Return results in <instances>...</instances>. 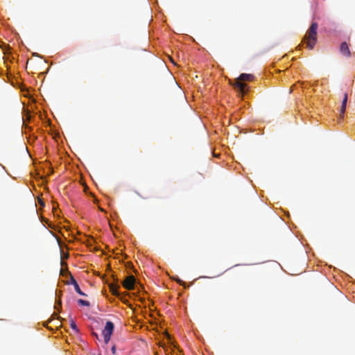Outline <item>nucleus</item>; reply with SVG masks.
Listing matches in <instances>:
<instances>
[{
  "mask_svg": "<svg viewBox=\"0 0 355 355\" xmlns=\"http://www.w3.org/2000/svg\"><path fill=\"white\" fill-rule=\"evenodd\" d=\"M111 351L112 352L113 354H115L116 352V346L115 345H113L111 348Z\"/></svg>",
  "mask_w": 355,
  "mask_h": 355,
  "instance_id": "nucleus-12",
  "label": "nucleus"
},
{
  "mask_svg": "<svg viewBox=\"0 0 355 355\" xmlns=\"http://www.w3.org/2000/svg\"><path fill=\"white\" fill-rule=\"evenodd\" d=\"M52 317H53V318H59V317H58V316H57V314H56V313H53V314L52 315Z\"/></svg>",
  "mask_w": 355,
  "mask_h": 355,
  "instance_id": "nucleus-14",
  "label": "nucleus"
},
{
  "mask_svg": "<svg viewBox=\"0 0 355 355\" xmlns=\"http://www.w3.org/2000/svg\"><path fill=\"white\" fill-rule=\"evenodd\" d=\"M340 52L346 55V56H349L350 55V51H349V49L348 47V45L347 44L344 42H343L341 44H340Z\"/></svg>",
  "mask_w": 355,
  "mask_h": 355,
  "instance_id": "nucleus-5",
  "label": "nucleus"
},
{
  "mask_svg": "<svg viewBox=\"0 0 355 355\" xmlns=\"http://www.w3.org/2000/svg\"><path fill=\"white\" fill-rule=\"evenodd\" d=\"M109 288H110V292L112 293V295H114L116 297L120 296V293L118 291V289L119 288V286L117 284H111L109 285Z\"/></svg>",
  "mask_w": 355,
  "mask_h": 355,
  "instance_id": "nucleus-8",
  "label": "nucleus"
},
{
  "mask_svg": "<svg viewBox=\"0 0 355 355\" xmlns=\"http://www.w3.org/2000/svg\"><path fill=\"white\" fill-rule=\"evenodd\" d=\"M114 330V324L111 321H107L105 324V327L103 330V336L104 338V342L108 343L110 340L111 336Z\"/></svg>",
  "mask_w": 355,
  "mask_h": 355,
  "instance_id": "nucleus-3",
  "label": "nucleus"
},
{
  "mask_svg": "<svg viewBox=\"0 0 355 355\" xmlns=\"http://www.w3.org/2000/svg\"><path fill=\"white\" fill-rule=\"evenodd\" d=\"M175 279L179 284L185 286V283L182 280L180 279L179 278H176Z\"/></svg>",
  "mask_w": 355,
  "mask_h": 355,
  "instance_id": "nucleus-11",
  "label": "nucleus"
},
{
  "mask_svg": "<svg viewBox=\"0 0 355 355\" xmlns=\"http://www.w3.org/2000/svg\"><path fill=\"white\" fill-rule=\"evenodd\" d=\"M254 76L250 73H241L238 78L234 80V83H231L234 88L242 96L245 94L248 91V86L245 84V81H252Z\"/></svg>",
  "mask_w": 355,
  "mask_h": 355,
  "instance_id": "nucleus-1",
  "label": "nucleus"
},
{
  "mask_svg": "<svg viewBox=\"0 0 355 355\" xmlns=\"http://www.w3.org/2000/svg\"><path fill=\"white\" fill-rule=\"evenodd\" d=\"M318 26V25L316 22H313L304 35V40L306 41V46L309 49H313L317 42Z\"/></svg>",
  "mask_w": 355,
  "mask_h": 355,
  "instance_id": "nucleus-2",
  "label": "nucleus"
},
{
  "mask_svg": "<svg viewBox=\"0 0 355 355\" xmlns=\"http://www.w3.org/2000/svg\"><path fill=\"white\" fill-rule=\"evenodd\" d=\"M78 303L80 306H89L90 305L88 301L82 299H79Z\"/></svg>",
  "mask_w": 355,
  "mask_h": 355,
  "instance_id": "nucleus-9",
  "label": "nucleus"
},
{
  "mask_svg": "<svg viewBox=\"0 0 355 355\" xmlns=\"http://www.w3.org/2000/svg\"><path fill=\"white\" fill-rule=\"evenodd\" d=\"M347 102V94H345L344 98H343V102H342V105H341V107H340V118H343V116H344V113L345 112Z\"/></svg>",
  "mask_w": 355,
  "mask_h": 355,
  "instance_id": "nucleus-6",
  "label": "nucleus"
},
{
  "mask_svg": "<svg viewBox=\"0 0 355 355\" xmlns=\"http://www.w3.org/2000/svg\"><path fill=\"white\" fill-rule=\"evenodd\" d=\"M70 283L73 285L76 291L79 295H83V296L86 295L83 292H82V291L80 290V288L79 287L78 284L77 283V282L73 277H71Z\"/></svg>",
  "mask_w": 355,
  "mask_h": 355,
  "instance_id": "nucleus-7",
  "label": "nucleus"
},
{
  "mask_svg": "<svg viewBox=\"0 0 355 355\" xmlns=\"http://www.w3.org/2000/svg\"><path fill=\"white\" fill-rule=\"evenodd\" d=\"M58 306L60 308L61 307V301H60V300H59V301L58 302Z\"/></svg>",
  "mask_w": 355,
  "mask_h": 355,
  "instance_id": "nucleus-13",
  "label": "nucleus"
},
{
  "mask_svg": "<svg viewBox=\"0 0 355 355\" xmlns=\"http://www.w3.org/2000/svg\"><path fill=\"white\" fill-rule=\"evenodd\" d=\"M70 325H71V329H73L76 333H78V327H77V326H76V324L75 322H74L73 320H71V324H70Z\"/></svg>",
  "mask_w": 355,
  "mask_h": 355,
  "instance_id": "nucleus-10",
  "label": "nucleus"
},
{
  "mask_svg": "<svg viewBox=\"0 0 355 355\" xmlns=\"http://www.w3.org/2000/svg\"><path fill=\"white\" fill-rule=\"evenodd\" d=\"M98 355H101V354H98Z\"/></svg>",
  "mask_w": 355,
  "mask_h": 355,
  "instance_id": "nucleus-15",
  "label": "nucleus"
},
{
  "mask_svg": "<svg viewBox=\"0 0 355 355\" xmlns=\"http://www.w3.org/2000/svg\"><path fill=\"white\" fill-rule=\"evenodd\" d=\"M135 278L133 275L126 277L123 282V286L127 290H133L135 288Z\"/></svg>",
  "mask_w": 355,
  "mask_h": 355,
  "instance_id": "nucleus-4",
  "label": "nucleus"
}]
</instances>
